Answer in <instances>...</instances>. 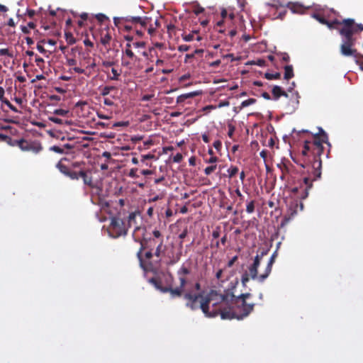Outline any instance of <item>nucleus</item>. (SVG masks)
<instances>
[{"mask_svg": "<svg viewBox=\"0 0 363 363\" xmlns=\"http://www.w3.org/2000/svg\"><path fill=\"white\" fill-rule=\"evenodd\" d=\"M233 298L234 295L229 292L220 294L215 290H211L206 295L191 291L184 295L186 307L192 311L200 308L207 318H214L218 315L222 318V313L228 311L229 303Z\"/></svg>", "mask_w": 363, "mask_h": 363, "instance_id": "obj_1", "label": "nucleus"}, {"mask_svg": "<svg viewBox=\"0 0 363 363\" xmlns=\"http://www.w3.org/2000/svg\"><path fill=\"white\" fill-rule=\"evenodd\" d=\"M312 186L311 179L305 177L302 181L299 182L298 185L290 188L291 192L296 199L289 203L287 211L284 217V222H289L298 213V211L303 209V204L299 199L303 200L308 197V191L312 188Z\"/></svg>", "mask_w": 363, "mask_h": 363, "instance_id": "obj_2", "label": "nucleus"}, {"mask_svg": "<svg viewBox=\"0 0 363 363\" xmlns=\"http://www.w3.org/2000/svg\"><path fill=\"white\" fill-rule=\"evenodd\" d=\"M319 133H322L323 135L322 141L318 140L316 138L314 140L311 141V150L313 156V161H310L308 162H305V164H301L302 167L306 168L308 167L311 169V171L309 173L310 176L308 177L311 179L312 182L320 177L322 165L320 155H322L324 149L323 143H326V140H328L327 135L321 128H319Z\"/></svg>", "mask_w": 363, "mask_h": 363, "instance_id": "obj_3", "label": "nucleus"}, {"mask_svg": "<svg viewBox=\"0 0 363 363\" xmlns=\"http://www.w3.org/2000/svg\"><path fill=\"white\" fill-rule=\"evenodd\" d=\"M254 306V303H247L245 301H240L235 300V306L230 307L228 306V311L222 313V319L231 320L236 318L242 320L249 315V314L253 311Z\"/></svg>", "mask_w": 363, "mask_h": 363, "instance_id": "obj_4", "label": "nucleus"}, {"mask_svg": "<svg viewBox=\"0 0 363 363\" xmlns=\"http://www.w3.org/2000/svg\"><path fill=\"white\" fill-rule=\"evenodd\" d=\"M190 274V269L182 264L181 267L177 270V274L179 281V286L175 288H169L164 290V291H169L172 298L181 297L184 291V286L187 283L186 276Z\"/></svg>", "mask_w": 363, "mask_h": 363, "instance_id": "obj_5", "label": "nucleus"}, {"mask_svg": "<svg viewBox=\"0 0 363 363\" xmlns=\"http://www.w3.org/2000/svg\"><path fill=\"white\" fill-rule=\"evenodd\" d=\"M0 138L4 141L9 143L13 146H18L23 151H32L34 153H38L43 149L40 143L38 142L28 141L24 139L11 141V138L10 137L3 134H0Z\"/></svg>", "mask_w": 363, "mask_h": 363, "instance_id": "obj_6", "label": "nucleus"}, {"mask_svg": "<svg viewBox=\"0 0 363 363\" xmlns=\"http://www.w3.org/2000/svg\"><path fill=\"white\" fill-rule=\"evenodd\" d=\"M150 282L162 293H169V291H164V290L169 288H173L174 277L170 272H167L162 274L160 279L152 278L150 279Z\"/></svg>", "mask_w": 363, "mask_h": 363, "instance_id": "obj_7", "label": "nucleus"}, {"mask_svg": "<svg viewBox=\"0 0 363 363\" xmlns=\"http://www.w3.org/2000/svg\"><path fill=\"white\" fill-rule=\"evenodd\" d=\"M128 229L126 228L124 222L118 218H113L111 219L109 233L113 238H118L121 235L127 234Z\"/></svg>", "mask_w": 363, "mask_h": 363, "instance_id": "obj_8", "label": "nucleus"}, {"mask_svg": "<svg viewBox=\"0 0 363 363\" xmlns=\"http://www.w3.org/2000/svg\"><path fill=\"white\" fill-rule=\"evenodd\" d=\"M267 5L270 7L269 12L272 19H283L284 18L286 13L285 6L281 4L279 0H273L272 3H267Z\"/></svg>", "mask_w": 363, "mask_h": 363, "instance_id": "obj_9", "label": "nucleus"}, {"mask_svg": "<svg viewBox=\"0 0 363 363\" xmlns=\"http://www.w3.org/2000/svg\"><path fill=\"white\" fill-rule=\"evenodd\" d=\"M340 25L342 27L339 29V33L342 38H353L352 35L357 33L354 20L352 18L344 19Z\"/></svg>", "mask_w": 363, "mask_h": 363, "instance_id": "obj_10", "label": "nucleus"}, {"mask_svg": "<svg viewBox=\"0 0 363 363\" xmlns=\"http://www.w3.org/2000/svg\"><path fill=\"white\" fill-rule=\"evenodd\" d=\"M145 231L146 230L143 227H135L132 235L135 242H139L140 244V247L137 252V257L139 259L141 266H143L142 252L145 248L143 244V237L145 235Z\"/></svg>", "mask_w": 363, "mask_h": 363, "instance_id": "obj_11", "label": "nucleus"}, {"mask_svg": "<svg viewBox=\"0 0 363 363\" xmlns=\"http://www.w3.org/2000/svg\"><path fill=\"white\" fill-rule=\"evenodd\" d=\"M258 268L259 267L251 264L248 267V272H245L242 274L241 277V282L243 286H246L247 283L249 281L250 279L257 280L259 283H263L265 281V279L261 280L262 274L258 275Z\"/></svg>", "mask_w": 363, "mask_h": 363, "instance_id": "obj_12", "label": "nucleus"}, {"mask_svg": "<svg viewBox=\"0 0 363 363\" xmlns=\"http://www.w3.org/2000/svg\"><path fill=\"white\" fill-rule=\"evenodd\" d=\"M149 18L147 16H126V17H115L113 18L114 23L117 26L120 21L130 23L135 25L140 24L142 27H146L149 23Z\"/></svg>", "mask_w": 363, "mask_h": 363, "instance_id": "obj_13", "label": "nucleus"}, {"mask_svg": "<svg viewBox=\"0 0 363 363\" xmlns=\"http://www.w3.org/2000/svg\"><path fill=\"white\" fill-rule=\"evenodd\" d=\"M354 45V38H342V42L340 46V52L344 56H355L356 50L352 47Z\"/></svg>", "mask_w": 363, "mask_h": 363, "instance_id": "obj_14", "label": "nucleus"}, {"mask_svg": "<svg viewBox=\"0 0 363 363\" xmlns=\"http://www.w3.org/2000/svg\"><path fill=\"white\" fill-rule=\"evenodd\" d=\"M277 257V252H274L271 257L269 258L268 263L265 267L264 273L262 274L261 280L266 279L270 274L272 269V266L275 262Z\"/></svg>", "mask_w": 363, "mask_h": 363, "instance_id": "obj_15", "label": "nucleus"}, {"mask_svg": "<svg viewBox=\"0 0 363 363\" xmlns=\"http://www.w3.org/2000/svg\"><path fill=\"white\" fill-rule=\"evenodd\" d=\"M272 94L274 100H278L281 96L288 97V94L279 86H274L272 89Z\"/></svg>", "mask_w": 363, "mask_h": 363, "instance_id": "obj_16", "label": "nucleus"}, {"mask_svg": "<svg viewBox=\"0 0 363 363\" xmlns=\"http://www.w3.org/2000/svg\"><path fill=\"white\" fill-rule=\"evenodd\" d=\"M286 6L293 13H300L303 10V6L298 2H289Z\"/></svg>", "mask_w": 363, "mask_h": 363, "instance_id": "obj_17", "label": "nucleus"}, {"mask_svg": "<svg viewBox=\"0 0 363 363\" xmlns=\"http://www.w3.org/2000/svg\"><path fill=\"white\" fill-rule=\"evenodd\" d=\"M62 160H67L66 158H62L57 164L56 167L60 170L64 175L67 176L70 172V169L66 165L62 164Z\"/></svg>", "mask_w": 363, "mask_h": 363, "instance_id": "obj_18", "label": "nucleus"}, {"mask_svg": "<svg viewBox=\"0 0 363 363\" xmlns=\"http://www.w3.org/2000/svg\"><path fill=\"white\" fill-rule=\"evenodd\" d=\"M79 174L80 177L83 179V182L85 185H87L89 186H93L91 177L87 176L86 172L84 170H80Z\"/></svg>", "mask_w": 363, "mask_h": 363, "instance_id": "obj_19", "label": "nucleus"}, {"mask_svg": "<svg viewBox=\"0 0 363 363\" xmlns=\"http://www.w3.org/2000/svg\"><path fill=\"white\" fill-rule=\"evenodd\" d=\"M278 167L280 169L281 173L290 174L293 167L291 164L282 163L281 164H278Z\"/></svg>", "mask_w": 363, "mask_h": 363, "instance_id": "obj_20", "label": "nucleus"}, {"mask_svg": "<svg viewBox=\"0 0 363 363\" xmlns=\"http://www.w3.org/2000/svg\"><path fill=\"white\" fill-rule=\"evenodd\" d=\"M294 70L292 65H286L284 67V79H289L294 77Z\"/></svg>", "mask_w": 363, "mask_h": 363, "instance_id": "obj_21", "label": "nucleus"}, {"mask_svg": "<svg viewBox=\"0 0 363 363\" xmlns=\"http://www.w3.org/2000/svg\"><path fill=\"white\" fill-rule=\"evenodd\" d=\"M84 61H87V65H86V71H90L91 69H94L96 66L95 60L89 56H84Z\"/></svg>", "mask_w": 363, "mask_h": 363, "instance_id": "obj_22", "label": "nucleus"}, {"mask_svg": "<svg viewBox=\"0 0 363 363\" xmlns=\"http://www.w3.org/2000/svg\"><path fill=\"white\" fill-rule=\"evenodd\" d=\"M123 54L124 57L125 56L126 57H128L129 60H131L132 61L133 60L136 61L138 60V57L133 53V52L132 51L131 49H125L124 50H123Z\"/></svg>", "mask_w": 363, "mask_h": 363, "instance_id": "obj_23", "label": "nucleus"}, {"mask_svg": "<svg viewBox=\"0 0 363 363\" xmlns=\"http://www.w3.org/2000/svg\"><path fill=\"white\" fill-rule=\"evenodd\" d=\"M311 141H305L303 148L302 150V155L304 156H307L309 154H311Z\"/></svg>", "mask_w": 363, "mask_h": 363, "instance_id": "obj_24", "label": "nucleus"}, {"mask_svg": "<svg viewBox=\"0 0 363 363\" xmlns=\"http://www.w3.org/2000/svg\"><path fill=\"white\" fill-rule=\"evenodd\" d=\"M298 100L294 99L291 101L287 107V111L289 113H293L298 107Z\"/></svg>", "mask_w": 363, "mask_h": 363, "instance_id": "obj_25", "label": "nucleus"}, {"mask_svg": "<svg viewBox=\"0 0 363 363\" xmlns=\"http://www.w3.org/2000/svg\"><path fill=\"white\" fill-rule=\"evenodd\" d=\"M312 17L313 18H315V20H317L321 24H323V25L328 24V20H326L325 18L320 13H313L312 15Z\"/></svg>", "mask_w": 363, "mask_h": 363, "instance_id": "obj_26", "label": "nucleus"}, {"mask_svg": "<svg viewBox=\"0 0 363 363\" xmlns=\"http://www.w3.org/2000/svg\"><path fill=\"white\" fill-rule=\"evenodd\" d=\"M111 35L107 32L105 34H101V44H103L104 45H106L108 44H109L110 41H111Z\"/></svg>", "mask_w": 363, "mask_h": 363, "instance_id": "obj_27", "label": "nucleus"}, {"mask_svg": "<svg viewBox=\"0 0 363 363\" xmlns=\"http://www.w3.org/2000/svg\"><path fill=\"white\" fill-rule=\"evenodd\" d=\"M73 70L77 74H84L88 77H89L91 74V71H86V69L77 66L74 67Z\"/></svg>", "mask_w": 363, "mask_h": 363, "instance_id": "obj_28", "label": "nucleus"}, {"mask_svg": "<svg viewBox=\"0 0 363 363\" xmlns=\"http://www.w3.org/2000/svg\"><path fill=\"white\" fill-rule=\"evenodd\" d=\"M73 70L77 74H84L88 77H89L91 74V71H86V69L77 66L74 67Z\"/></svg>", "mask_w": 363, "mask_h": 363, "instance_id": "obj_29", "label": "nucleus"}, {"mask_svg": "<svg viewBox=\"0 0 363 363\" xmlns=\"http://www.w3.org/2000/svg\"><path fill=\"white\" fill-rule=\"evenodd\" d=\"M148 18L150 21H149V23L147 24V27L146 28V30H147V33L150 35H153L155 33L157 28L155 26H154L153 24L152 23V19L150 18Z\"/></svg>", "mask_w": 363, "mask_h": 363, "instance_id": "obj_30", "label": "nucleus"}, {"mask_svg": "<svg viewBox=\"0 0 363 363\" xmlns=\"http://www.w3.org/2000/svg\"><path fill=\"white\" fill-rule=\"evenodd\" d=\"M196 34H197V32H196V31H193L192 33H189V34H183L182 38L186 42H190V41H192L193 40H194L195 35H196Z\"/></svg>", "mask_w": 363, "mask_h": 363, "instance_id": "obj_31", "label": "nucleus"}, {"mask_svg": "<svg viewBox=\"0 0 363 363\" xmlns=\"http://www.w3.org/2000/svg\"><path fill=\"white\" fill-rule=\"evenodd\" d=\"M134 26V29L135 30L136 34L139 36H142L143 35L144 30H146V27H142L139 23L137 25L133 24Z\"/></svg>", "mask_w": 363, "mask_h": 363, "instance_id": "obj_32", "label": "nucleus"}, {"mask_svg": "<svg viewBox=\"0 0 363 363\" xmlns=\"http://www.w3.org/2000/svg\"><path fill=\"white\" fill-rule=\"evenodd\" d=\"M238 167L236 166H230L227 172L228 174V177L230 178H232L234 177L238 172Z\"/></svg>", "mask_w": 363, "mask_h": 363, "instance_id": "obj_33", "label": "nucleus"}, {"mask_svg": "<svg viewBox=\"0 0 363 363\" xmlns=\"http://www.w3.org/2000/svg\"><path fill=\"white\" fill-rule=\"evenodd\" d=\"M116 89L115 86H106L102 88L101 94L104 96H107L110 94V92L113 90Z\"/></svg>", "mask_w": 363, "mask_h": 363, "instance_id": "obj_34", "label": "nucleus"}, {"mask_svg": "<svg viewBox=\"0 0 363 363\" xmlns=\"http://www.w3.org/2000/svg\"><path fill=\"white\" fill-rule=\"evenodd\" d=\"M1 101L2 104H6L14 113H19V111L14 106H13L10 103V101L6 98H4L2 100H1Z\"/></svg>", "mask_w": 363, "mask_h": 363, "instance_id": "obj_35", "label": "nucleus"}, {"mask_svg": "<svg viewBox=\"0 0 363 363\" xmlns=\"http://www.w3.org/2000/svg\"><path fill=\"white\" fill-rule=\"evenodd\" d=\"M264 76H265L266 79H269V80L278 79L280 78L281 74L279 72H276V73L267 72V73H265Z\"/></svg>", "mask_w": 363, "mask_h": 363, "instance_id": "obj_36", "label": "nucleus"}, {"mask_svg": "<svg viewBox=\"0 0 363 363\" xmlns=\"http://www.w3.org/2000/svg\"><path fill=\"white\" fill-rule=\"evenodd\" d=\"M341 21L337 19L333 20L331 21H328V24H325L330 29L337 28L336 26L340 25Z\"/></svg>", "mask_w": 363, "mask_h": 363, "instance_id": "obj_37", "label": "nucleus"}, {"mask_svg": "<svg viewBox=\"0 0 363 363\" xmlns=\"http://www.w3.org/2000/svg\"><path fill=\"white\" fill-rule=\"evenodd\" d=\"M50 150L55 152L58 154H65V151L64 150V148L62 147L53 145L50 147Z\"/></svg>", "mask_w": 363, "mask_h": 363, "instance_id": "obj_38", "label": "nucleus"}, {"mask_svg": "<svg viewBox=\"0 0 363 363\" xmlns=\"http://www.w3.org/2000/svg\"><path fill=\"white\" fill-rule=\"evenodd\" d=\"M255 201H250L246 206V211L248 213H252L255 211Z\"/></svg>", "mask_w": 363, "mask_h": 363, "instance_id": "obj_39", "label": "nucleus"}, {"mask_svg": "<svg viewBox=\"0 0 363 363\" xmlns=\"http://www.w3.org/2000/svg\"><path fill=\"white\" fill-rule=\"evenodd\" d=\"M67 177H69L72 180H75V179L77 180L80 177V174H79V172H75L73 170H70L69 173L68 174V175Z\"/></svg>", "mask_w": 363, "mask_h": 363, "instance_id": "obj_40", "label": "nucleus"}, {"mask_svg": "<svg viewBox=\"0 0 363 363\" xmlns=\"http://www.w3.org/2000/svg\"><path fill=\"white\" fill-rule=\"evenodd\" d=\"M111 72L113 75L111 77H109V79L111 80H118L121 74L118 72V70L115 68H112Z\"/></svg>", "mask_w": 363, "mask_h": 363, "instance_id": "obj_41", "label": "nucleus"}, {"mask_svg": "<svg viewBox=\"0 0 363 363\" xmlns=\"http://www.w3.org/2000/svg\"><path fill=\"white\" fill-rule=\"evenodd\" d=\"M255 102H256V100L255 99H248L242 102L241 106L247 107V106L254 104Z\"/></svg>", "mask_w": 363, "mask_h": 363, "instance_id": "obj_42", "label": "nucleus"}, {"mask_svg": "<svg viewBox=\"0 0 363 363\" xmlns=\"http://www.w3.org/2000/svg\"><path fill=\"white\" fill-rule=\"evenodd\" d=\"M68 112L69 111L67 110L58 108V109H55L53 113H54V114L57 115V116H65L68 113Z\"/></svg>", "mask_w": 363, "mask_h": 363, "instance_id": "obj_43", "label": "nucleus"}, {"mask_svg": "<svg viewBox=\"0 0 363 363\" xmlns=\"http://www.w3.org/2000/svg\"><path fill=\"white\" fill-rule=\"evenodd\" d=\"M162 240L160 242V244L157 245L156 250H155V252L154 253V255L157 257H160V255H161V253H162Z\"/></svg>", "mask_w": 363, "mask_h": 363, "instance_id": "obj_44", "label": "nucleus"}, {"mask_svg": "<svg viewBox=\"0 0 363 363\" xmlns=\"http://www.w3.org/2000/svg\"><path fill=\"white\" fill-rule=\"evenodd\" d=\"M250 296H251V294H250V293L242 294L239 296L237 297L236 300L240 301H246V299L250 298Z\"/></svg>", "mask_w": 363, "mask_h": 363, "instance_id": "obj_45", "label": "nucleus"}, {"mask_svg": "<svg viewBox=\"0 0 363 363\" xmlns=\"http://www.w3.org/2000/svg\"><path fill=\"white\" fill-rule=\"evenodd\" d=\"M216 169V164L211 165V166H208V167H206V169H204V172H205V174L206 175H209L213 172H214Z\"/></svg>", "mask_w": 363, "mask_h": 363, "instance_id": "obj_46", "label": "nucleus"}, {"mask_svg": "<svg viewBox=\"0 0 363 363\" xmlns=\"http://www.w3.org/2000/svg\"><path fill=\"white\" fill-rule=\"evenodd\" d=\"M0 55H6L10 57H13V53H11L8 48H3L0 50Z\"/></svg>", "mask_w": 363, "mask_h": 363, "instance_id": "obj_47", "label": "nucleus"}, {"mask_svg": "<svg viewBox=\"0 0 363 363\" xmlns=\"http://www.w3.org/2000/svg\"><path fill=\"white\" fill-rule=\"evenodd\" d=\"M131 60H126L125 59V57H124V55H123V57H122V62H121V64L123 67H130L131 66V62H130Z\"/></svg>", "mask_w": 363, "mask_h": 363, "instance_id": "obj_48", "label": "nucleus"}, {"mask_svg": "<svg viewBox=\"0 0 363 363\" xmlns=\"http://www.w3.org/2000/svg\"><path fill=\"white\" fill-rule=\"evenodd\" d=\"M153 98H155V94H145V95H143L142 96L141 100L143 101H147L151 100Z\"/></svg>", "mask_w": 363, "mask_h": 363, "instance_id": "obj_49", "label": "nucleus"}, {"mask_svg": "<svg viewBox=\"0 0 363 363\" xmlns=\"http://www.w3.org/2000/svg\"><path fill=\"white\" fill-rule=\"evenodd\" d=\"M262 258H261L259 256H258L257 255L255 256V259H254V262L252 264V265L254 266H256L257 267H259L260 265V262H261V259Z\"/></svg>", "mask_w": 363, "mask_h": 363, "instance_id": "obj_50", "label": "nucleus"}, {"mask_svg": "<svg viewBox=\"0 0 363 363\" xmlns=\"http://www.w3.org/2000/svg\"><path fill=\"white\" fill-rule=\"evenodd\" d=\"M49 120L56 124H60V125L62 124V120L59 118H56L54 116H50Z\"/></svg>", "mask_w": 363, "mask_h": 363, "instance_id": "obj_51", "label": "nucleus"}, {"mask_svg": "<svg viewBox=\"0 0 363 363\" xmlns=\"http://www.w3.org/2000/svg\"><path fill=\"white\" fill-rule=\"evenodd\" d=\"M136 215L134 213H131L128 216V225L130 227L132 225V223L135 221Z\"/></svg>", "mask_w": 363, "mask_h": 363, "instance_id": "obj_52", "label": "nucleus"}, {"mask_svg": "<svg viewBox=\"0 0 363 363\" xmlns=\"http://www.w3.org/2000/svg\"><path fill=\"white\" fill-rule=\"evenodd\" d=\"M203 11H204V9L203 7L200 6L199 5H197L194 10V13L196 15H199V14L203 13Z\"/></svg>", "mask_w": 363, "mask_h": 363, "instance_id": "obj_53", "label": "nucleus"}, {"mask_svg": "<svg viewBox=\"0 0 363 363\" xmlns=\"http://www.w3.org/2000/svg\"><path fill=\"white\" fill-rule=\"evenodd\" d=\"M182 158H183V157L181 153H177L173 157V161L174 162L179 163L182 160Z\"/></svg>", "mask_w": 363, "mask_h": 363, "instance_id": "obj_54", "label": "nucleus"}, {"mask_svg": "<svg viewBox=\"0 0 363 363\" xmlns=\"http://www.w3.org/2000/svg\"><path fill=\"white\" fill-rule=\"evenodd\" d=\"M145 43L144 42H135L133 43V47L135 48H145Z\"/></svg>", "mask_w": 363, "mask_h": 363, "instance_id": "obj_55", "label": "nucleus"}, {"mask_svg": "<svg viewBox=\"0 0 363 363\" xmlns=\"http://www.w3.org/2000/svg\"><path fill=\"white\" fill-rule=\"evenodd\" d=\"M199 94V92H197V91H193V92H189V93H187V94H184V98L186 99H189V98H192L194 96H198Z\"/></svg>", "mask_w": 363, "mask_h": 363, "instance_id": "obj_56", "label": "nucleus"}, {"mask_svg": "<svg viewBox=\"0 0 363 363\" xmlns=\"http://www.w3.org/2000/svg\"><path fill=\"white\" fill-rule=\"evenodd\" d=\"M235 132V127L232 124L228 125V135L230 138H232Z\"/></svg>", "mask_w": 363, "mask_h": 363, "instance_id": "obj_57", "label": "nucleus"}, {"mask_svg": "<svg viewBox=\"0 0 363 363\" xmlns=\"http://www.w3.org/2000/svg\"><path fill=\"white\" fill-rule=\"evenodd\" d=\"M104 104L108 106H112L114 104L113 100L109 98H105L104 99Z\"/></svg>", "mask_w": 363, "mask_h": 363, "instance_id": "obj_58", "label": "nucleus"}, {"mask_svg": "<svg viewBox=\"0 0 363 363\" xmlns=\"http://www.w3.org/2000/svg\"><path fill=\"white\" fill-rule=\"evenodd\" d=\"M163 46H164L163 43H156L154 44V47L150 49V52H155V48H157L161 49V48H163Z\"/></svg>", "mask_w": 363, "mask_h": 363, "instance_id": "obj_59", "label": "nucleus"}, {"mask_svg": "<svg viewBox=\"0 0 363 363\" xmlns=\"http://www.w3.org/2000/svg\"><path fill=\"white\" fill-rule=\"evenodd\" d=\"M189 49V46L187 45H181L178 47V50L180 52H186Z\"/></svg>", "mask_w": 363, "mask_h": 363, "instance_id": "obj_60", "label": "nucleus"}, {"mask_svg": "<svg viewBox=\"0 0 363 363\" xmlns=\"http://www.w3.org/2000/svg\"><path fill=\"white\" fill-rule=\"evenodd\" d=\"M137 171H138V169H131L128 174L129 177H130L132 178L138 177V176L136 174Z\"/></svg>", "mask_w": 363, "mask_h": 363, "instance_id": "obj_61", "label": "nucleus"}, {"mask_svg": "<svg viewBox=\"0 0 363 363\" xmlns=\"http://www.w3.org/2000/svg\"><path fill=\"white\" fill-rule=\"evenodd\" d=\"M213 147H214L216 150H219L221 148V147H222V143H221V142H220V140H216V141L213 143Z\"/></svg>", "mask_w": 363, "mask_h": 363, "instance_id": "obj_62", "label": "nucleus"}, {"mask_svg": "<svg viewBox=\"0 0 363 363\" xmlns=\"http://www.w3.org/2000/svg\"><path fill=\"white\" fill-rule=\"evenodd\" d=\"M45 77L43 74H38L35 78L31 80V83L35 82L37 80L44 79Z\"/></svg>", "mask_w": 363, "mask_h": 363, "instance_id": "obj_63", "label": "nucleus"}, {"mask_svg": "<svg viewBox=\"0 0 363 363\" xmlns=\"http://www.w3.org/2000/svg\"><path fill=\"white\" fill-rule=\"evenodd\" d=\"M221 63L220 60H217L216 61H213L209 64L210 67H216L220 65Z\"/></svg>", "mask_w": 363, "mask_h": 363, "instance_id": "obj_64", "label": "nucleus"}]
</instances>
